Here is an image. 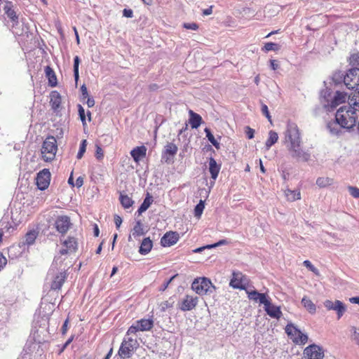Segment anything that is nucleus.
Wrapping results in <instances>:
<instances>
[{"label": "nucleus", "mask_w": 359, "mask_h": 359, "mask_svg": "<svg viewBox=\"0 0 359 359\" xmlns=\"http://www.w3.org/2000/svg\"><path fill=\"white\" fill-rule=\"evenodd\" d=\"M327 128L332 135L340 137L344 133V129L342 126L337 123V120L334 119L333 121H330L327 124Z\"/></svg>", "instance_id": "4be33fe9"}, {"label": "nucleus", "mask_w": 359, "mask_h": 359, "mask_svg": "<svg viewBox=\"0 0 359 359\" xmlns=\"http://www.w3.org/2000/svg\"><path fill=\"white\" fill-rule=\"evenodd\" d=\"M346 87L348 89H359V68L353 67L346 72Z\"/></svg>", "instance_id": "9d476101"}, {"label": "nucleus", "mask_w": 359, "mask_h": 359, "mask_svg": "<svg viewBox=\"0 0 359 359\" xmlns=\"http://www.w3.org/2000/svg\"><path fill=\"white\" fill-rule=\"evenodd\" d=\"M139 344L135 339L130 337H125L121 342L118 354L122 359L129 358L133 351L136 350Z\"/></svg>", "instance_id": "423d86ee"}, {"label": "nucleus", "mask_w": 359, "mask_h": 359, "mask_svg": "<svg viewBox=\"0 0 359 359\" xmlns=\"http://www.w3.org/2000/svg\"><path fill=\"white\" fill-rule=\"evenodd\" d=\"M137 331H140V328L137 325V324L135 323V324L132 325L128 330L126 332V337H128L129 335L132 334H135Z\"/></svg>", "instance_id": "603ef678"}, {"label": "nucleus", "mask_w": 359, "mask_h": 359, "mask_svg": "<svg viewBox=\"0 0 359 359\" xmlns=\"http://www.w3.org/2000/svg\"><path fill=\"white\" fill-rule=\"evenodd\" d=\"M189 123L191 127L194 129L198 128L202 123L201 116L191 110L189 111Z\"/></svg>", "instance_id": "2f4dec72"}, {"label": "nucleus", "mask_w": 359, "mask_h": 359, "mask_svg": "<svg viewBox=\"0 0 359 359\" xmlns=\"http://www.w3.org/2000/svg\"><path fill=\"white\" fill-rule=\"evenodd\" d=\"M304 265L306 267L309 268L312 271H315V270H316V268L313 266V265L309 260H305L304 262Z\"/></svg>", "instance_id": "338daca9"}, {"label": "nucleus", "mask_w": 359, "mask_h": 359, "mask_svg": "<svg viewBox=\"0 0 359 359\" xmlns=\"http://www.w3.org/2000/svg\"><path fill=\"white\" fill-rule=\"evenodd\" d=\"M74 337L72 336L69 338L67 341L62 345V348L60 349L58 354H61L65 348L69 345V344L73 341Z\"/></svg>", "instance_id": "4d7b16f0"}, {"label": "nucleus", "mask_w": 359, "mask_h": 359, "mask_svg": "<svg viewBox=\"0 0 359 359\" xmlns=\"http://www.w3.org/2000/svg\"><path fill=\"white\" fill-rule=\"evenodd\" d=\"M348 97V95L345 92L337 90L334 95L330 99L327 104H324V108L328 111H333L337 106L344 103Z\"/></svg>", "instance_id": "1a4fd4ad"}, {"label": "nucleus", "mask_w": 359, "mask_h": 359, "mask_svg": "<svg viewBox=\"0 0 359 359\" xmlns=\"http://www.w3.org/2000/svg\"><path fill=\"white\" fill-rule=\"evenodd\" d=\"M357 118L356 111L349 106L340 107L335 114V120L348 133L355 130Z\"/></svg>", "instance_id": "f03ea898"}, {"label": "nucleus", "mask_w": 359, "mask_h": 359, "mask_svg": "<svg viewBox=\"0 0 359 359\" xmlns=\"http://www.w3.org/2000/svg\"><path fill=\"white\" fill-rule=\"evenodd\" d=\"M304 354L308 359H323L324 351L321 346L313 344L304 349Z\"/></svg>", "instance_id": "f8f14e48"}, {"label": "nucleus", "mask_w": 359, "mask_h": 359, "mask_svg": "<svg viewBox=\"0 0 359 359\" xmlns=\"http://www.w3.org/2000/svg\"><path fill=\"white\" fill-rule=\"evenodd\" d=\"M63 245L66 248L61 249L62 254L73 253L78 249V243L74 237H68L67 240L64 241Z\"/></svg>", "instance_id": "aec40b11"}, {"label": "nucleus", "mask_w": 359, "mask_h": 359, "mask_svg": "<svg viewBox=\"0 0 359 359\" xmlns=\"http://www.w3.org/2000/svg\"><path fill=\"white\" fill-rule=\"evenodd\" d=\"M178 148L176 144L172 142L168 143L162 153L161 161L167 163L172 162L174 156L176 155Z\"/></svg>", "instance_id": "2eb2a0df"}, {"label": "nucleus", "mask_w": 359, "mask_h": 359, "mask_svg": "<svg viewBox=\"0 0 359 359\" xmlns=\"http://www.w3.org/2000/svg\"><path fill=\"white\" fill-rule=\"evenodd\" d=\"M348 106L351 107L355 111H359V90L355 91L353 95L348 97Z\"/></svg>", "instance_id": "72a5a7b5"}, {"label": "nucleus", "mask_w": 359, "mask_h": 359, "mask_svg": "<svg viewBox=\"0 0 359 359\" xmlns=\"http://www.w3.org/2000/svg\"><path fill=\"white\" fill-rule=\"evenodd\" d=\"M57 150V141L53 136H48L43 142L41 154L45 161H50L55 158Z\"/></svg>", "instance_id": "0eeeda50"}, {"label": "nucleus", "mask_w": 359, "mask_h": 359, "mask_svg": "<svg viewBox=\"0 0 359 359\" xmlns=\"http://www.w3.org/2000/svg\"><path fill=\"white\" fill-rule=\"evenodd\" d=\"M285 196L288 201H294L301 198V194L299 190L287 189L285 191Z\"/></svg>", "instance_id": "ea45409f"}, {"label": "nucleus", "mask_w": 359, "mask_h": 359, "mask_svg": "<svg viewBox=\"0 0 359 359\" xmlns=\"http://www.w3.org/2000/svg\"><path fill=\"white\" fill-rule=\"evenodd\" d=\"M146 233V231H144L143 228V224L141 222V220H137L135 222V225L134 226L133 231H132V235L136 238L137 236H143Z\"/></svg>", "instance_id": "c9c22d12"}, {"label": "nucleus", "mask_w": 359, "mask_h": 359, "mask_svg": "<svg viewBox=\"0 0 359 359\" xmlns=\"http://www.w3.org/2000/svg\"><path fill=\"white\" fill-rule=\"evenodd\" d=\"M353 330V339L355 343L359 345V332L357 331L356 328L354 327Z\"/></svg>", "instance_id": "69168bd1"}, {"label": "nucleus", "mask_w": 359, "mask_h": 359, "mask_svg": "<svg viewBox=\"0 0 359 359\" xmlns=\"http://www.w3.org/2000/svg\"><path fill=\"white\" fill-rule=\"evenodd\" d=\"M184 27L187 29L196 30L198 28V26L196 23H184Z\"/></svg>", "instance_id": "13d9d810"}, {"label": "nucleus", "mask_w": 359, "mask_h": 359, "mask_svg": "<svg viewBox=\"0 0 359 359\" xmlns=\"http://www.w3.org/2000/svg\"><path fill=\"white\" fill-rule=\"evenodd\" d=\"M38 236V232L33 229L28 231L23 239L20 242L19 246L20 248H24L25 246H30L33 245L36 241V238Z\"/></svg>", "instance_id": "412c9836"}, {"label": "nucleus", "mask_w": 359, "mask_h": 359, "mask_svg": "<svg viewBox=\"0 0 359 359\" xmlns=\"http://www.w3.org/2000/svg\"><path fill=\"white\" fill-rule=\"evenodd\" d=\"M137 324L140 331H149L151 330L154 326V321L151 318L149 319H141L140 320L136 321Z\"/></svg>", "instance_id": "473e14b6"}, {"label": "nucleus", "mask_w": 359, "mask_h": 359, "mask_svg": "<svg viewBox=\"0 0 359 359\" xmlns=\"http://www.w3.org/2000/svg\"><path fill=\"white\" fill-rule=\"evenodd\" d=\"M228 243V241L225 239H222V240H220L217 243H214V244H210V248H216V247H218V246H221V245H226Z\"/></svg>", "instance_id": "bf43d9fd"}, {"label": "nucleus", "mask_w": 359, "mask_h": 359, "mask_svg": "<svg viewBox=\"0 0 359 359\" xmlns=\"http://www.w3.org/2000/svg\"><path fill=\"white\" fill-rule=\"evenodd\" d=\"M262 113L267 118V119L271 122V116L270 115L268 107L266 104L262 103V107H261Z\"/></svg>", "instance_id": "3c124183"}, {"label": "nucleus", "mask_w": 359, "mask_h": 359, "mask_svg": "<svg viewBox=\"0 0 359 359\" xmlns=\"http://www.w3.org/2000/svg\"><path fill=\"white\" fill-rule=\"evenodd\" d=\"M350 65L353 67H359V53H354L350 57Z\"/></svg>", "instance_id": "de8ad7c7"}, {"label": "nucleus", "mask_w": 359, "mask_h": 359, "mask_svg": "<svg viewBox=\"0 0 359 359\" xmlns=\"http://www.w3.org/2000/svg\"><path fill=\"white\" fill-rule=\"evenodd\" d=\"M86 147H87V140H83L80 144L79 150L76 155V158L78 159H81L83 157L84 153L86 152Z\"/></svg>", "instance_id": "49530a36"}, {"label": "nucleus", "mask_w": 359, "mask_h": 359, "mask_svg": "<svg viewBox=\"0 0 359 359\" xmlns=\"http://www.w3.org/2000/svg\"><path fill=\"white\" fill-rule=\"evenodd\" d=\"M332 89L330 88L326 87V88L321 91L320 96L326 102L327 104L328 102L330 101L332 97Z\"/></svg>", "instance_id": "a18cd8bd"}, {"label": "nucleus", "mask_w": 359, "mask_h": 359, "mask_svg": "<svg viewBox=\"0 0 359 359\" xmlns=\"http://www.w3.org/2000/svg\"><path fill=\"white\" fill-rule=\"evenodd\" d=\"M191 289L199 295L211 294L215 290V287L210 280L205 277L194 279L191 284Z\"/></svg>", "instance_id": "39448f33"}, {"label": "nucleus", "mask_w": 359, "mask_h": 359, "mask_svg": "<svg viewBox=\"0 0 359 359\" xmlns=\"http://www.w3.org/2000/svg\"><path fill=\"white\" fill-rule=\"evenodd\" d=\"M245 133L247 136V137L249 140H251L254 137L255 135V130L251 128L250 126H246L245 128Z\"/></svg>", "instance_id": "5fc2aeb1"}, {"label": "nucleus", "mask_w": 359, "mask_h": 359, "mask_svg": "<svg viewBox=\"0 0 359 359\" xmlns=\"http://www.w3.org/2000/svg\"><path fill=\"white\" fill-rule=\"evenodd\" d=\"M67 255L68 254H62L61 250H60L59 253L55 256L50 268H54V269H56V270H60L62 267H64L65 272H67V269L71 266V264L68 265L65 262V261L67 258Z\"/></svg>", "instance_id": "a211bd4d"}, {"label": "nucleus", "mask_w": 359, "mask_h": 359, "mask_svg": "<svg viewBox=\"0 0 359 359\" xmlns=\"http://www.w3.org/2000/svg\"><path fill=\"white\" fill-rule=\"evenodd\" d=\"M123 15L126 18H133V11L131 9L124 8L123 11Z\"/></svg>", "instance_id": "680f3d73"}, {"label": "nucleus", "mask_w": 359, "mask_h": 359, "mask_svg": "<svg viewBox=\"0 0 359 359\" xmlns=\"http://www.w3.org/2000/svg\"><path fill=\"white\" fill-rule=\"evenodd\" d=\"M81 91L82 93L83 98L85 99L88 97V93L87 88L85 84L82 85L81 87Z\"/></svg>", "instance_id": "0e129e2a"}, {"label": "nucleus", "mask_w": 359, "mask_h": 359, "mask_svg": "<svg viewBox=\"0 0 359 359\" xmlns=\"http://www.w3.org/2000/svg\"><path fill=\"white\" fill-rule=\"evenodd\" d=\"M71 224L69 217L66 215L57 217L55 222V227L56 230L62 235H64L67 232Z\"/></svg>", "instance_id": "f3484780"}, {"label": "nucleus", "mask_w": 359, "mask_h": 359, "mask_svg": "<svg viewBox=\"0 0 359 359\" xmlns=\"http://www.w3.org/2000/svg\"><path fill=\"white\" fill-rule=\"evenodd\" d=\"M153 247V242L149 238H144L140 246L139 253L142 255H147Z\"/></svg>", "instance_id": "c85d7f7f"}, {"label": "nucleus", "mask_w": 359, "mask_h": 359, "mask_svg": "<svg viewBox=\"0 0 359 359\" xmlns=\"http://www.w3.org/2000/svg\"><path fill=\"white\" fill-rule=\"evenodd\" d=\"M6 258L1 253H0V271L6 266Z\"/></svg>", "instance_id": "e2e57ef3"}, {"label": "nucleus", "mask_w": 359, "mask_h": 359, "mask_svg": "<svg viewBox=\"0 0 359 359\" xmlns=\"http://www.w3.org/2000/svg\"><path fill=\"white\" fill-rule=\"evenodd\" d=\"M147 154V148L144 146L136 147L130 151V155L135 162H138L144 158Z\"/></svg>", "instance_id": "cd10ccee"}, {"label": "nucleus", "mask_w": 359, "mask_h": 359, "mask_svg": "<svg viewBox=\"0 0 359 359\" xmlns=\"http://www.w3.org/2000/svg\"><path fill=\"white\" fill-rule=\"evenodd\" d=\"M198 303V297L187 294L179 304V309L182 311L193 310Z\"/></svg>", "instance_id": "dca6fc26"}, {"label": "nucleus", "mask_w": 359, "mask_h": 359, "mask_svg": "<svg viewBox=\"0 0 359 359\" xmlns=\"http://www.w3.org/2000/svg\"><path fill=\"white\" fill-rule=\"evenodd\" d=\"M248 297L250 300L259 302L264 306V310L271 318L279 319L282 316V312L279 306L271 304L270 298L266 293H260L257 290H247Z\"/></svg>", "instance_id": "7ed1b4c3"}, {"label": "nucleus", "mask_w": 359, "mask_h": 359, "mask_svg": "<svg viewBox=\"0 0 359 359\" xmlns=\"http://www.w3.org/2000/svg\"><path fill=\"white\" fill-rule=\"evenodd\" d=\"M348 191L350 193V194L355 198H359V189L358 187H352V186H348Z\"/></svg>", "instance_id": "8fccbe9b"}, {"label": "nucleus", "mask_w": 359, "mask_h": 359, "mask_svg": "<svg viewBox=\"0 0 359 359\" xmlns=\"http://www.w3.org/2000/svg\"><path fill=\"white\" fill-rule=\"evenodd\" d=\"M78 111H79V116L82 122V124L83 126H85L86 125L85 110L81 104H78Z\"/></svg>", "instance_id": "09e8293b"}, {"label": "nucleus", "mask_w": 359, "mask_h": 359, "mask_svg": "<svg viewBox=\"0 0 359 359\" xmlns=\"http://www.w3.org/2000/svg\"><path fill=\"white\" fill-rule=\"evenodd\" d=\"M153 201H154L153 197L151 196V194L149 192H147L146 194V196H145L142 203L140 205V206L139 207V208L137 211V213L138 214V215H140L144 212H145L152 204Z\"/></svg>", "instance_id": "7c9ffc66"}, {"label": "nucleus", "mask_w": 359, "mask_h": 359, "mask_svg": "<svg viewBox=\"0 0 359 359\" xmlns=\"http://www.w3.org/2000/svg\"><path fill=\"white\" fill-rule=\"evenodd\" d=\"M95 157L97 160H102L104 157V152L100 146L96 145Z\"/></svg>", "instance_id": "864d4df0"}, {"label": "nucleus", "mask_w": 359, "mask_h": 359, "mask_svg": "<svg viewBox=\"0 0 359 359\" xmlns=\"http://www.w3.org/2000/svg\"><path fill=\"white\" fill-rule=\"evenodd\" d=\"M324 306L327 310L335 311L337 312L338 319H339L346 311L345 304L339 300H335L334 302L329 299L325 300L324 302Z\"/></svg>", "instance_id": "ddd939ff"}, {"label": "nucleus", "mask_w": 359, "mask_h": 359, "mask_svg": "<svg viewBox=\"0 0 359 359\" xmlns=\"http://www.w3.org/2000/svg\"><path fill=\"white\" fill-rule=\"evenodd\" d=\"M172 302H169L168 301H165V302H163L160 306H161V311L162 312H164L166 311V309H169V308H171L172 307Z\"/></svg>", "instance_id": "6e6d98bb"}, {"label": "nucleus", "mask_w": 359, "mask_h": 359, "mask_svg": "<svg viewBox=\"0 0 359 359\" xmlns=\"http://www.w3.org/2000/svg\"><path fill=\"white\" fill-rule=\"evenodd\" d=\"M302 143V136L297 125L289 121L285 132L284 144L292 158L307 162L311 158V153L301 147Z\"/></svg>", "instance_id": "f257e3e1"}, {"label": "nucleus", "mask_w": 359, "mask_h": 359, "mask_svg": "<svg viewBox=\"0 0 359 359\" xmlns=\"http://www.w3.org/2000/svg\"><path fill=\"white\" fill-rule=\"evenodd\" d=\"M3 10L8 18H10L11 22L18 20V16L14 10L13 5L11 2L7 1L3 6Z\"/></svg>", "instance_id": "393cba45"}, {"label": "nucleus", "mask_w": 359, "mask_h": 359, "mask_svg": "<svg viewBox=\"0 0 359 359\" xmlns=\"http://www.w3.org/2000/svg\"><path fill=\"white\" fill-rule=\"evenodd\" d=\"M45 74L48 80V85L51 87H55L57 84V77L55 72L50 66L45 67Z\"/></svg>", "instance_id": "c756f323"}, {"label": "nucleus", "mask_w": 359, "mask_h": 359, "mask_svg": "<svg viewBox=\"0 0 359 359\" xmlns=\"http://www.w3.org/2000/svg\"><path fill=\"white\" fill-rule=\"evenodd\" d=\"M67 272H65V268L62 267L60 270L50 268L48 274L47 280L50 281V289L53 290H60L67 278Z\"/></svg>", "instance_id": "20e7f679"}, {"label": "nucleus", "mask_w": 359, "mask_h": 359, "mask_svg": "<svg viewBox=\"0 0 359 359\" xmlns=\"http://www.w3.org/2000/svg\"><path fill=\"white\" fill-rule=\"evenodd\" d=\"M246 283V277L241 271H233L229 285L235 289L243 290Z\"/></svg>", "instance_id": "4468645a"}, {"label": "nucleus", "mask_w": 359, "mask_h": 359, "mask_svg": "<svg viewBox=\"0 0 359 359\" xmlns=\"http://www.w3.org/2000/svg\"><path fill=\"white\" fill-rule=\"evenodd\" d=\"M346 72L344 73L341 71L335 72L332 76L330 84L334 85V87L341 85L346 86Z\"/></svg>", "instance_id": "b1692460"}, {"label": "nucleus", "mask_w": 359, "mask_h": 359, "mask_svg": "<svg viewBox=\"0 0 359 359\" xmlns=\"http://www.w3.org/2000/svg\"><path fill=\"white\" fill-rule=\"evenodd\" d=\"M119 201L124 208H129L132 207L134 203V201L130 197L123 193L120 194Z\"/></svg>", "instance_id": "e433bc0d"}, {"label": "nucleus", "mask_w": 359, "mask_h": 359, "mask_svg": "<svg viewBox=\"0 0 359 359\" xmlns=\"http://www.w3.org/2000/svg\"><path fill=\"white\" fill-rule=\"evenodd\" d=\"M220 165L217 164L215 158L210 157L209 159V171L211 175V178L213 180L212 184L215 183V180L217 179L218 174L220 170Z\"/></svg>", "instance_id": "a878e982"}, {"label": "nucleus", "mask_w": 359, "mask_h": 359, "mask_svg": "<svg viewBox=\"0 0 359 359\" xmlns=\"http://www.w3.org/2000/svg\"><path fill=\"white\" fill-rule=\"evenodd\" d=\"M122 222H123L122 218L119 215H116L114 216V223H115L116 227L117 229L120 228V226L122 224Z\"/></svg>", "instance_id": "052dcab7"}, {"label": "nucleus", "mask_w": 359, "mask_h": 359, "mask_svg": "<svg viewBox=\"0 0 359 359\" xmlns=\"http://www.w3.org/2000/svg\"><path fill=\"white\" fill-rule=\"evenodd\" d=\"M204 132L206 135V137L208 138V141L217 149H219L220 147L219 143L217 142V140L215 138L214 135H212L211 130L208 128H205L204 129Z\"/></svg>", "instance_id": "58836bf2"}, {"label": "nucleus", "mask_w": 359, "mask_h": 359, "mask_svg": "<svg viewBox=\"0 0 359 359\" xmlns=\"http://www.w3.org/2000/svg\"><path fill=\"white\" fill-rule=\"evenodd\" d=\"M179 240V234L174 231L165 233L161 239V244L163 247H170L175 244Z\"/></svg>", "instance_id": "6ab92c4d"}, {"label": "nucleus", "mask_w": 359, "mask_h": 359, "mask_svg": "<svg viewBox=\"0 0 359 359\" xmlns=\"http://www.w3.org/2000/svg\"><path fill=\"white\" fill-rule=\"evenodd\" d=\"M280 45L273 42H267L264 44L262 50L265 52H269L271 50L277 51L280 49Z\"/></svg>", "instance_id": "c03bdc74"}, {"label": "nucleus", "mask_w": 359, "mask_h": 359, "mask_svg": "<svg viewBox=\"0 0 359 359\" xmlns=\"http://www.w3.org/2000/svg\"><path fill=\"white\" fill-rule=\"evenodd\" d=\"M302 304L307 309L310 313H314L316 311V305L312 301L306 297H304L302 299Z\"/></svg>", "instance_id": "4c0bfd02"}, {"label": "nucleus", "mask_w": 359, "mask_h": 359, "mask_svg": "<svg viewBox=\"0 0 359 359\" xmlns=\"http://www.w3.org/2000/svg\"><path fill=\"white\" fill-rule=\"evenodd\" d=\"M62 97L60 94L57 91H53L50 93V101L51 107L54 111H58L60 108Z\"/></svg>", "instance_id": "bb28decb"}, {"label": "nucleus", "mask_w": 359, "mask_h": 359, "mask_svg": "<svg viewBox=\"0 0 359 359\" xmlns=\"http://www.w3.org/2000/svg\"><path fill=\"white\" fill-rule=\"evenodd\" d=\"M285 333L296 344L304 345L308 341V335L303 333L297 326L292 323H288L285 328Z\"/></svg>", "instance_id": "6e6552de"}, {"label": "nucleus", "mask_w": 359, "mask_h": 359, "mask_svg": "<svg viewBox=\"0 0 359 359\" xmlns=\"http://www.w3.org/2000/svg\"><path fill=\"white\" fill-rule=\"evenodd\" d=\"M270 63H271V65H270L271 68L273 70H276L279 67V64L276 60H271Z\"/></svg>", "instance_id": "774afa93"}, {"label": "nucleus", "mask_w": 359, "mask_h": 359, "mask_svg": "<svg viewBox=\"0 0 359 359\" xmlns=\"http://www.w3.org/2000/svg\"><path fill=\"white\" fill-rule=\"evenodd\" d=\"M80 58L79 56H75L74 57V77L76 83L78 82L79 79V67L80 64Z\"/></svg>", "instance_id": "79ce46f5"}, {"label": "nucleus", "mask_w": 359, "mask_h": 359, "mask_svg": "<svg viewBox=\"0 0 359 359\" xmlns=\"http://www.w3.org/2000/svg\"><path fill=\"white\" fill-rule=\"evenodd\" d=\"M36 184L39 189L43 191L46 189L50 181V172L48 169H43L41 170L36 177Z\"/></svg>", "instance_id": "9b49d317"}, {"label": "nucleus", "mask_w": 359, "mask_h": 359, "mask_svg": "<svg viewBox=\"0 0 359 359\" xmlns=\"http://www.w3.org/2000/svg\"><path fill=\"white\" fill-rule=\"evenodd\" d=\"M333 182V180L329 177H318L316 180V184L321 188L326 187L327 186L331 185Z\"/></svg>", "instance_id": "a19ab883"}, {"label": "nucleus", "mask_w": 359, "mask_h": 359, "mask_svg": "<svg viewBox=\"0 0 359 359\" xmlns=\"http://www.w3.org/2000/svg\"><path fill=\"white\" fill-rule=\"evenodd\" d=\"M205 208V202L200 200L199 203L194 208V216L198 219L201 218Z\"/></svg>", "instance_id": "37998d69"}, {"label": "nucleus", "mask_w": 359, "mask_h": 359, "mask_svg": "<svg viewBox=\"0 0 359 359\" xmlns=\"http://www.w3.org/2000/svg\"><path fill=\"white\" fill-rule=\"evenodd\" d=\"M28 27L22 22L17 20L12 22L11 31L17 36H22L28 32Z\"/></svg>", "instance_id": "5701e85b"}, {"label": "nucleus", "mask_w": 359, "mask_h": 359, "mask_svg": "<svg viewBox=\"0 0 359 359\" xmlns=\"http://www.w3.org/2000/svg\"><path fill=\"white\" fill-rule=\"evenodd\" d=\"M278 140V133L273 130H270L269 132V137L265 143L266 149L269 150L275 143L277 142Z\"/></svg>", "instance_id": "f704fd0d"}]
</instances>
